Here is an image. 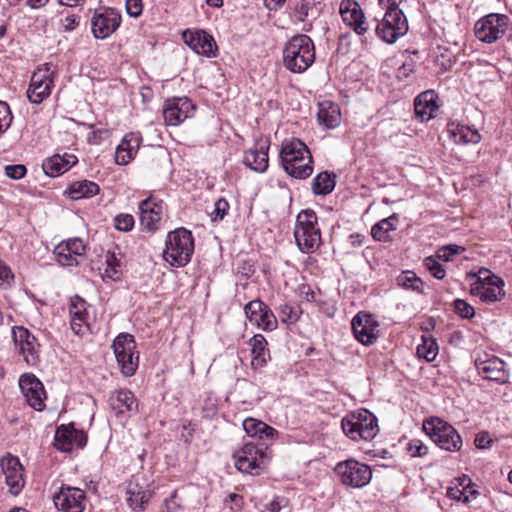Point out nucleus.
I'll return each instance as SVG.
<instances>
[{
    "label": "nucleus",
    "mask_w": 512,
    "mask_h": 512,
    "mask_svg": "<svg viewBox=\"0 0 512 512\" xmlns=\"http://www.w3.org/2000/svg\"><path fill=\"white\" fill-rule=\"evenodd\" d=\"M509 27L508 16L491 13L482 17L475 23L474 33L479 41L491 44L503 37Z\"/></svg>",
    "instance_id": "9"
},
{
    "label": "nucleus",
    "mask_w": 512,
    "mask_h": 512,
    "mask_svg": "<svg viewBox=\"0 0 512 512\" xmlns=\"http://www.w3.org/2000/svg\"><path fill=\"white\" fill-rule=\"evenodd\" d=\"M407 450L412 457H423L428 453V447L419 439L411 440Z\"/></svg>",
    "instance_id": "55"
},
{
    "label": "nucleus",
    "mask_w": 512,
    "mask_h": 512,
    "mask_svg": "<svg viewBox=\"0 0 512 512\" xmlns=\"http://www.w3.org/2000/svg\"><path fill=\"white\" fill-rule=\"evenodd\" d=\"M115 228L119 231L128 232L134 227V218L130 214H119L114 218Z\"/></svg>",
    "instance_id": "54"
},
{
    "label": "nucleus",
    "mask_w": 512,
    "mask_h": 512,
    "mask_svg": "<svg viewBox=\"0 0 512 512\" xmlns=\"http://www.w3.org/2000/svg\"><path fill=\"white\" fill-rule=\"evenodd\" d=\"M277 312L280 321L285 324L295 323L300 316L299 308L289 303L279 305Z\"/></svg>",
    "instance_id": "46"
},
{
    "label": "nucleus",
    "mask_w": 512,
    "mask_h": 512,
    "mask_svg": "<svg viewBox=\"0 0 512 512\" xmlns=\"http://www.w3.org/2000/svg\"><path fill=\"white\" fill-rule=\"evenodd\" d=\"M465 251V248L456 244H449L439 248L436 252L438 259L448 262L453 259V256Z\"/></svg>",
    "instance_id": "48"
},
{
    "label": "nucleus",
    "mask_w": 512,
    "mask_h": 512,
    "mask_svg": "<svg viewBox=\"0 0 512 512\" xmlns=\"http://www.w3.org/2000/svg\"><path fill=\"white\" fill-rule=\"evenodd\" d=\"M164 203L154 196L142 200L139 203L140 224L146 231L155 232L160 227L164 212Z\"/></svg>",
    "instance_id": "16"
},
{
    "label": "nucleus",
    "mask_w": 512,
    "mask_h": 512,
    "mask_svg": "<svg viewBox=\"0 0 512 512\" xmlns=\"http://www.w3.org/2000/svg\"><path fill=\"white\" fill-rule=\"evenodd\" d=\"M12 120L13 115L9 105L4 101H0V137L11 126Z\"/></svg>",
    "instance_id": "50"
},
{
    "label": "nucleus",
    "mask_w": 512,
    "mask_h": 512,
    "mask_svg": "<svg viewBox=\"0 0 512 512\" xmlns=\"http://www.w3.org/2000/svg\"><path fill=\"white\" fill-rule=\"evenodd\" d=\"M458 481L459 486L448 488L446 495L452 500L467 503L470 501V496L467 495L468 486H465V482H471V480L464 475L462 478H459Z\"/></svg>",
    "instance_id": "45"
},
{
    "label": "nucleus",
    "mask_w": 512,
    "mask_h": 512,
    "mask_svg": "<svg viewBox=\"0 0 512 512\" xmlns=\"http://www.w3.org/2000/svg\"><path fill=\"white\" fill-rule=\"evenodd\" d=\"M103 272L104 278L114 279L120 273V264L113 253H107Z\"/></svg>",
    "instance_id": "49"
},
{
    "label": "nucleus",
    "mask_w": 512,
    "mask_h": 512,
    "mask_svg": "<svg viewBox=\"0 0 512 512\" xmlns=\"http://www.w3.org/2000/svg\"><path fill=\"white\" fill-rule=\"evenodd\" d=\"M315 61V47L305 34L291 37L283 50V63L293 73L306 71Z\"/></svg>",
    "instance_id": "1"
},
{
    "label": "nucleus",
    "mask_w": 512,
    "mask_h": 512,
    "mask_svg": "<svg viewBox=\"0 0 512 512\" xmlns=\"http://www.w3.org/2000/svg\"><path fill=\"white\" fill-rule=\"evenodd\" d=\"M351 326L354 337L365 346L374 344L379 337V323L370 313L358 312L353 317Z\"/></svg>",
    "instance_id": "14"
},
{
    "label": "nucleus",
    "mask_w": 512,
    "mask_h": 512,
    "mask_svg": "<svg viewBox=\"0 0 512 512\" xmlns=\"http://www.w3.org/2000/svg\"><path fill=\"white\" fill-rule=\"evenodd\" d=\"M77 162L78 159L75 155L68 153H64L63 155L55 154L43 162L42 168L47 176L57 177L68 171Z\"/></svg>",
    "instance_id": "32"
},
{
    "label": "nucleus",
    "mask_w": 512,
    "mask_h": 512,
    "mask_svg": "<svg viewBox=\"0 0 512 512\" xmlns=\"http://www.w3.org/2000/svg\"><path fill=\"white\" fill-rule=\"evenodd\" d=\"M294 237L299 249L304 253L318 248L321 242V232L318 227L317 215L313 210L306 209L297 215Z\"/></svg>",
    "instance_id": "5"
},
{
    "label": "nucleus",
    "mask_w": 512,
    "mask_h": 512,
    "mask_svg": "<svg viewBox=\"0 0 512 512\" xmlns=\"http://www.w3.org/2000/svg\"><path fill=\"white\" fill-rule=\"evenodd\" d=\"M13 277L11 269L0 259V286L9 283Z\"/></svg>",
    "instance_id": "60"
},
{
    "label": "nucleus",
    "mask_w": 512,
    "mask_h": 512,
    "mask_svg": "<svg viewBox=\"0 0 512 512\" xmlns=\"http://www.w3.org/2000/svg\"><path fill=\"white\" fill-rule=\"evenodd\" d=\"M493 440L487 431L479 432L474 440V444L478 449H487L491 446Z\"/></svg>",
    "instance_id": "58"
},
{
    "label": "nucleus",
    "mask_w": 512,
    "mask_h": 512,
    "mask_svg": "<svg viewBox=\"0 0 512 512\" xmlns=\"http://www.w3.org/2000/svg\"><path fill=\"white\" fill-rule=\"evenodd\" d=\"M304 156H311V153L301 140L292 139L282 144L280 159L285 171H293L296 160L302 159Z\"/></svg>",
    "instance_id": "29"
},
{
    "label": "nucleus",
    "mask_w": 512,
    "mask_h": 512,
    "mask_svg": "<svg viewBox=\"0 0 512 512\" xmlns=\"http://www.w3.org/2000/svg\"><path fill=\"white\" fill-rule=\"evenodd\" d=\"M344 434L352 441H370L379 433L376 416L367 409H360L345 415L341 420Z\"/></svg>",
    "instance_id": "3"
},
{
    "label": "nucleus",
    "mask_w": 512,
    "mask_h": 512,
    "mask_svg": "<svg viewBox=\"0 0 512 512\" xmlns=\"http://www.w3.org/2000/svg\"><path fill=\"white\" fill-rule=\"evenodd\" d=\"M180 508V501L177 492L174 491L171 496L164 501L162 512H177Z\"/></svg>",
    "instance_id": "59"
},
{
    "label": "nucleus",
    "mask_w": 512,
    "mask_h": 512,
    "mask_svg": "<svg viewBox=\"0 0 512 512\" xmlns=\"http://www.w3.org/2000/svg\"><path fill=\"white\" fill-rule=\"evenodd\" d=\"M469 276L476 278L471 284L470 293L478 297L481 302L493 303L505 296L504 281L490 270L482 268L477 274L470 273Z\"/></svg>",
    "instance_id": "6"
},
{
    "label": "nucleus",
    "mask_w": 512,
    "mask_h": 512,
    "mask_svg": "<svg viewBox=\"0 0 512 512\" xmlns=\"http://www.w3.org/2000/svg\"><path fill=\"white\" fill-rule=\"evenodd\" d=\"M70 325L76 335H83L89 331L88 303L78 295L70 300Z\"/></svg>",
    "instance_id": "27"
},
{
    "label": "nucleus",
    "mask_w": 512,
    "mask_h": 512,
    "mask_svg": "<svg viewBox=\"0 0 512 512\" xmlns=\"http://www.w3.org/2000/svg\"><path fill=\"white\" fill-rule=\"evenodd\" d=\"M19 387L27 403L35 410L42 411L45 408L46 397L42 382L33 374H23L19 379Z\"/></svg>",
    "instance_id": "19"
},
{
    "label": "nucleus",
    "mask_w": 512,
    "mask_h": 512,
    "mask_svg": "<svg viewBox=\"0 0 512 512\" xmlns=\"http://www.w3.org/2000/svg\"><path fill=\"white\" fill-rule=\"evenodd\" d=\"M0 466L5 475V482L13 495H18L24 487L23 468L16 456L8 455L3 457Z\"/></svg>",
    "instance_id": "23"
},
{
    "label": "nucleus",
    "mask_w": 512,
    "mask_h": 512,
    "mask_svg": "<svg viewBox=\"0 0 512 512\" xmlns=\"http://www.w3.org/2000/svg\"><path fill=\"white\" fill-rule=\"evenodd\" d=\"M53 502L59 511L83 512L86 507V493L80 488L62 485L53 495Z\"/></svg>",
    "instance_id": "15"
},
{
    "label": "nucleus",
    "mask_w": 512,
    "mask_h": 512,
    "mask_svg": "<svg viewBox=\"0 0 512 512\" xmlns=\"http://www.w3.org/2000/svg\"><path fill=\"white\" fill-rule=\"evenodd\" d=\"M375 32L385 43H395L408 32V22L403 11L386 10L384 17L377 24Z\"/></svg>",
    "instance_id": "10"
},
{
    "label": "nucleus",
    "mask_w": 512,
    "mask_h": 512,
    "mask_svg": "<svg viewBox=\"0 0 512 512\" xmlns=\"http://www.w3.org/2000/svg\"><path fill=\"white\" fill-rule=\"evenodd\" d=\"M86 442L85 432L76 429L73 424L59 426L54 437V446L61 452H71L75 448H83Z\"/></svg>",
    "instance_id": "18"
},
{
    "label": "nucleus",
    "mask_w": 512,
    "mask_h": 512,
    "mask_svg": "<svg viewBox=\"0 0 512 512\" xmlns=\"http://www.w3.org/2000/svg\"><path fill=\"white\" fill-rule=\"evenodd\" d=\"M453 307H454L455 313H457L462 318L470 319V318L474 317V315H475L474 308L469 303H467L465 300L456 299L453 302Z\"/></svg>",
    "instance_id": "51"
},
{
    "label": "nucleus",
    "mask_w": 512,
    "mask_h": 512,
    "mask_svg": "<svg viewBox=\"0 0 512 512\" xmlns=\"http://www.w3.org/2000/svg\"><path fill=\"white\" fill-rule=\"evenodd\" d=\"M99 186L95 182L82 180L72 183L68 193L74 200L95 196L99 193Z\"/></svg>",
    "instance_id": "39"
},
{
    "label": "nucleus",
    "mask_w": 512,
    "mask_h": 512,
    "mask_svg": "<svg viewBox=\"0 0 512 512\" xmlns=\"http://www.w3.org/2000/svg\"><path fill=\"white\" fill-rule=\"evenodd\" d=\"M121 23V15L114 9L108 8L96 11L91 19V29L95 38L106 39L113 34Z\"/></svg>",
    "instance_id": "17"
},
{
    "label": "nucleus",
    "mask_w": 512,
    "mask_h": 512,
    "mask_svg": "<svg viewBox=\"0 0 512 512\" xmlns=\"http://www.w3.org/2000/svg\"><path fill=\"white\" fill-rule=\"evenodd\" d=\"M27 169L24 165L16 164V165H7L5 167V174L7 177L19 180L25 176Z\"/></svg>",
    "instance_id": "56"
},
{
    "label": "nucleus",
    "mask_w": 512,
    "mask_h": 512,
    "mask_svg": "<svg viewBox=\"0 0 512 512\" xmlns=\"http://www.w3.org/2000/svg\"><path fill=\"white\" fill-rule=\"evenodd\" d=\"M184 42L197 54L207 57L216 56L217 45L213 37L203 30L185 31Z\"/></svg>",
    "instance_id": "26"
},
{
    "label": "nucleus",
    "mask_w": 512,
    "mask_h": 512,
    "mask_svg": "<svg viewBox=\"0 0 512 512\" xmlns=\"http://www.w3.org/2000/svg\"><path fill=\"white\" fill-rule=\"evenodd\" d=\"M397 220L396 215L382 219L372 226L371 235L377 241L387 242L391 239L389 232L396 229L394 222Z\"/></svg>",
    "instance_id": "40"
},
{
    "label": "nucleus",
    "mask_w": 512,
    "mask_h": 512,
    "mask_svg": "<svg viewBox=\"0 0 512 512\" xmlns=\"http://www.w3.org/2000/svg\"><path fill=\"white\" fill-rule=\"evenodd\" d=\"M53 74L54 68L50 63H46L43 67H39L37 71L32 74L30 85L27 90V97L30 102L39 104L50 95L53 84Z\"/></svg>",
    "instance_id": "12"
},
{
    "label": "nucleus",
    "mask_w": 512,
    "mask_h": 512,
    "mask_svg": "<svg viewBox=\"0 0 512 512\" xmlns=\"http://www.w3.org/2000/svg\"><path fill=\"white\" fill-rule=\"evenodd\" d=\"M261 427H264V422L254 418H247L243 421V429L251 437L258 436L260 438Z\"/></svg>",
    "instance_id": "52"
},
{
    "label": "nucleus",
    "mask_w": 512,
    "mask_h": 512,
    "mask_svg": "<svg viewBox=\"0 0 512 512\" xmlns=\"http://www.w3.org/2000/svg\"><path fill=\"white\" fill-rule=\"evenodd\" d=\"M13 340L19 347L25 361L29 365H35L39 360V344L36 337L25 327L15 326L12 329Z\"/></svg>",
    "instance_id": "20"
},
{
    "label": "nucleus",
    "mask_w": 512,
    "mask_h": 512,
    "mask_svg": "<svg viewBox=\"0 0 512 512\" xmlns=\"http://www.w3.org/2000/svg\"><path fill=\"white\" fill-rule=\"evenodd\" d=\"M449 133L453 136L456 143L477 144L481 140V135L477 129L463 124H450Z\"/></svg>",
    "instance_id": "37"
},
{
    "label": "nucleus",
    "mask_w": 512,
    "mask_h": 512,
    "mask_svg": "<svg viewBox=\"0 0 512 512\" xmlns=\"http://www.w3.org/2000/svg\"><path fill=\"white\" fill-rule=\"evenodd\" d=\"M294 14L298 21L305 22L310 18H316L318 9L314 0H297L294 7Z\"/></svg>",
    "instance_id": "43"
},
{
    "label": "nucleus",
    "mask_w": 512,
    "mask_h": 512,
    "mask_svg": "<svg viewBox=\"0 0 512 512\" xmlns=\"http://www.w3.org/2000/svg\"><path fill=\"white\" fill-rule=\"evenodd\" d=\"M334 471L342 484L353 488H362L368 485L372 478L370 467L355 459L339 462Z\"/></svg>",
    "instance_id": "11"
},
{
    "label": "nucleus",
    "mask_w": 512,
    "mask_h": 512,
    "mask_svg": "<svg viewBox=\"0 0 512 512\" xmlns=\"http://www.w3.org/2000/svg\"><path fill=\"white\" fill-rule=\"evenodd\" d=\"M230 206L226 199L220 198L214 204V209L211 212V217L213 221L222 220L225 215L228 213Z\"/></svg>",
    "instance_id": "53"
},
{
    "label": "nucleus",
    "mask_w": 512,
    "mask_h": 512,
    "mask_svg": "<svg viewBox=\"0 0 512 512\" xmlns=\"http://www.w3.org/2000/svg\"><path fill=\"white\" fill-rule=\"evenodd\" d=\"M127 504L134 511H142L149 502L152 494L145 483H139L137 479L131 480L127 486Z\"/></svg>",
    "instance_id": "31"
},
{
    "label": "nucleus",
    "mask_w": 512,
    "mask_h": 512,
    "mask_svg": "<svg viewBox=\"0 0 512 512\" xmlns=\"http://www.w3.org/2000/svg\"><path fill=\"white\" fill-rule=\"evenodd\" d=\"M423 429L433 442L441 449L454 452L462 447V438L458 431L448 422L432 417L423 423Z\"/></svg>",
    "instance_id": "7"
},
{
    "label": "nucleus",
    "mask_w": 512,
    "mask_h": 512,
    "mask_svg": "<svg viewBox=\"0 0 512 512\" xmlns=\"http://www.w3.org/2000/svg\"><path fill=\"white\" fill-rule=\"evenodd\" d=\"M235 467L243 474L259 475L270 461L268 447L263 443L247 442L233 454Z\"/></svg>",
    "instance_id": "4"
},
{
    "label": "nucleus",
    "mask_w": 512,
    "mask_h": 512,
    "mask_svg": "<svg viewBox=\"0 0 512 512\" xmlns=\"http://www.w3.org/2000/svg\"><path fill=\"white\" fill-rule=\"evenodd\" d=\"M244 312L252 325L266 332L274 331L277 326V318L270 307L260 299L249 301L244 306Z\"/></svg>",
    "instance_id": "13"
},
{
    "label": "nucleus",
    "mask_w": 512,
    "mask_h": 512,
    "mask_svg": "<svg viewBox=\"0 0 512 512\" xmlns=\"http://www.w3.org/2000/svg\"><path fill=\"white\" fill-rule=\"evenodd\" d=\"M380 6L385 8L386 10H401L399 5L403 2V0H378Z\"/></svg>",
    "instance_id": "62"
},
{
    "label": "nucleus",
    "mask_w": 512,
    "mask_h": 512,
    "mask_svg": "<svg viewBox=\"0 0 512 512\" xmlns=\"http://www.w3.org/2000/svg\"><path fill=\"white\" fill-rule=\"evenodd\" d=\"M112 348L121 373L125 377L133 376L139 364V354L136 351L134 336L128 333L119 334L114 339Z\"/></svg>",
    "instance_id": "8"
},
{
    "label": "nucleus",
    "mask_w": 512,
    "mask_h": 512,
    "mask_svg": "<svg viewBox=\"0 0 512 512\" xmlns=\"http://www.w3.org/2000/svg\"><path fill=\"white\" fill-rule=\"evenodd\" d=\"M194 251V238L192 232L180 227L167 234L164 260L173 267H184L190 261Z\"/></svg>",
    "instance_id": "2"
},
{
    "label": "nucleus",
    "mask_w": 512,
    "mask_h": 512,
    "mask_svg": "<svg viewBox=\"0 0 512 512\" xmlns=\"http://www.w3.org/2000/svg\"><path fill=\"white\" fill-rule=\"evenodd\" d=\"M142 138L139 133L126 134L117 146L115 162L118 165H127L137 154Z\"/></svg>",
    "instance_id": "30"
},
{
    "label": "nucleus",
    "mask_w": 512,
    "mask_h": 512,
    "mask_svg": "<svg viewBox=\"0 0 512 512\" xmlns=\"http://www.w3.org/2000/svg\"><path fill=\"white\" fill-rule=\"evenodd\" d=\"M436 99L437 95L433 90L424 91L415 98V114L422 122L434 117L435 112L438 110Z\"/></svg>",
    "instance_id": "33"
},
{
    "label": "nucleus",
    "mask_w": 512,
    "mask_h": 512,
    "mask_svg": "<svg viewBox=\"0 0 512 512\" xmlns=\"http://www.w3.org/2000/svg\"><path fill=\"white\" fill-rule=\"evenodd\" d=\"M422 343L417 347V355L419 358L424 359L426 362H432L438 355V344L431 336L423 335L421 337Z\"/></svg>",
    "instance_id": "42"
},
{
    "label": "nucleus",
    "mask_w": 512,
    "mask_h": 512,
    "mask_svg": "<svg viewBox=\"0 0 512 512\" xmlns=\"http://www.w3.org/2000/svg\"><path fill=\"white\" fill-rule=\"evenodd\" d=\"M336 176L327 171L317 174L312 180L311 187L315 195H328L336 185Z\"/></svg>",
    "instance_id": "38"
},
{
    "label": "nucleus",
    "mask_w": 512,
    "mask_h": 512,
    "mask_svg": "<svg viewBox=\"0 0 512 512\" xmlns=\"http://www.w3.org/2000/svg\"><path fill=\"white\" fill-rule=\"evenodd\" d=\"M475 365L479 375L484 379L494 381L497 384H505L509 381V372L503 360L496 356L486 359H477Z\"/></svg>",
    "instance_id": "21"
},
{
    "label": "nucleus",
    "mask_w": 512,
    "mask_h": 512,
    "mask_svg": "<svg viewBox=\"0 0 512 512\" xmlns=\"http://www.w3.org/2000/svg\"><path fill=\"white\" fill-rule=\"evenodd\" d=\"M142 0H126V11L129 16L137 18L142 14Z\"/></svg>",
    "instance_id": "57"
},
{
    "label": "nucleus",
    "mask_w": 512,
    "mask_h": 512,
    "mask_svg": "<svg viewBox=\"0 0 512 512\" xmlns=\"http://www.w3.org/2000/svg\"><path fill=\"white\" fill-rule=\"evenodd\" d=\"M281 506L278 500L271 501L266 505L264 512H280Z\"/></svg>",
    "instance_id": "64"
},
{
    "label": "nucleus",
    "mask_w": 512,
    "mask_h": 512,
    "mask_svg": "<svg viewBox=\"0 0 512 512\" xmlns=\"http://www.w3.org/2000/svg\"><path fill=\"white\" fill-rule=\"evenodd\" d=\"M85 252V244L80 238L69 239L61 242L54 248V256L57 262L62 266H74L78 264V257H82Z\"/></svg>",
    "instance_id": "25"
},
{
    "label": "nucleus",
    "mask_w": 512,
    "mask_h": 512,
    "mask_svg": "<svg viewBox=\"0 0 512 512\" xmlns=\"http://www.w3.org/2000/svg\"><path fill=\"white\" fill-rule=\"evenodd\" d=\"M249 344L251 346L253 368L263 367L270 359L269 349L267 348V340L262 334L254 335Z\"/></svg>",
    "instance_id": "36"
},
{
    "label": "nucleus",
    "mask_w": 512,
    "mask_h": 512,
    "mask_svg": "<svg viewBox=\"0 0 512 512\" xmlns=\"http://www.w3.org/2000/svg\"><path fill=\"white\" fill-rule=\"evenodd\" d=\"M268 150V144H257L254 148L245 152L243 159L244 164L255 172H265L269 162Z\"/></svg>",
    "instance_id": "34"
},
{
    "label": "nucleus",
    "mask_w": 512,
    "mask_h": 512,
    "mask_svg": "<svg viewBox=\"0 0 512 512\" xmlns=\"http://www.w3.org/2000/svg\"><path fill=\"white\" fill-rule=\"evenodd\" d=\"M312 156H304L302 159L296 160L295 169L286 171L290 176L297 179H306L313 172Z\"/></svg>",
    "instance_id": "44"
},
{
    "label": "nucleus",
    "mask_w": 512,
    "mask_h": 512,
    "mask_svg": "<svg viewBox=\"0 0 512 512\" xmlns=\"http://www.w3.org/2000/svg\"><path fill=\"white\" fill-rule=\"evenodd\" d=\"M194 105L187 97H175L165 101L163 117L165 123L170 126H177L189 117V112Z\"/></svg>",
    "instance_id": "24"
},
{
    "label": "nucleus",
    "mask_w": 512,
    "mask_h": 512,
    "mask_svg": "<svg viewBox=\"0 0 512 512\" xmlns=\"http://www.w3.org/2000/svg\"><path fill=\"white\" fill-rule=\"evenodd\" d=\"M79 25V17L76 15H68L62 19V26L65 31H72Z\"/></svg>",
    "instance_id": "61"
},
{
    "label": "nucleus",
    "mask_w": 512,
    "mask_h": 512,
    "mask_svg": "<svg viewBox=\"0 0 512 512\" xmlns=\"http://www.w3.org/2000/svg\"><path fill=\"white\" fill-rule=\"evenodd\" d=\"M439 261L440 259H438L436 255L429 256L424 259V266L433 277L441 280L445 277L446 270Z\"/></svg>",
    "instance_id": "47"
},
{
    "label": "nucleus",
    "mask_w": 512,
    "mask_h": 512,
    "mask_svg": "<svg viewBox=\"0 0 512 512\" xmlns=\"http://www.w3.org/2000/svg\"><path fill=\"white\" fill-rule=\"evenodd\" d=\"M396 283L398 286L407 290H412L418 293L424 292L423 281L413 271L410 270L403 271L401 274H399L396 278Z\"/></svg>",
    "instance_id": "41"
},
{
    "label": "nucleus",
    "mask_w": 512,
    "mask_h": 512,
    "mask_svg": "<svg viewBox=\"0 0 512 512\" xmlns=\"http://www.w3.org/2000/svg\"><path fill=\"white\" fill-rule=\"evenodd\" d=\"M108 402L117 417H129L130 413L137 412L138 409L137 399L128 389H118L111 392Z\"/></svg>",
    "instance_id": "28"
},
{
    "label": "nucleus",
    "mask_w": 512,
    "mask_h": 512,
    "mask_svg": "<svg viewBox=\"0 0 512 512\" xmlns=\"http://www.w3.org/2000/svg\"><path fill=\"white\" fill-rule=\"evenodd\" d=\"M317 119L327 129H333L340 125L341 112L337 104L330 101L319 103Z\"/></svg>",
    "instance_id": "35"
},
{
    "label": "nucleus",
    "mask_w": 512,
    "mask_h": 512,
    "mask_svg": "<svg viewBox=\"0 0 512 512\" xmlns=\"http://www.w3.org/2000/svg\"><path fill=\"white\" fill-rule=\"evenodd\" d=\"M340 14L343 22L351 27L358 35H364L368 31V24L359 3L355 0H342Z\"/></svg>",
    "instance_id": "22"
},
{
    "label": "nucleus",
    "mask_w": 512,
    "mask_h": 512,
    "mask_svg": "<svg viewBox=\"0 0 512 512\" xmlns=\"http://www.w3.org/2000/svg\"><path fill=\"white\" fill-rule=\"evenodd\" d=\"M261 428L260 439H272L277 434V431L266 423H264V427Z\"/></svg>",
    "instance_id": "63"
}]
</instances>
